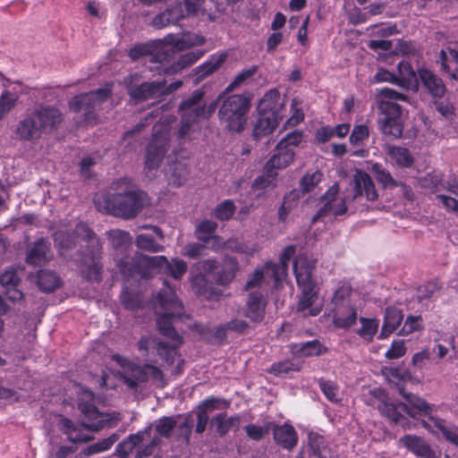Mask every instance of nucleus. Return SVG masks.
I'll use <instances>...</instances> for the list:
<instances>
[{"label": "nucleus", "mask_w": 458, "mask_h": 458, "mask_svg": "<svg viewBox=\"0 0 458 458\" xmlns=\"http://www.w3.org/2000/svg\"><path fill=\"white\" fill-rule=\"evenodd\" d=\"M159 309L157 308V327L160 332L169 337L171 344L157 343L152 336L142 337L138 343L139 350H149L156 348L160 356H165L168 363H174L177 357L176 347L181 344V338L172 327V319L182 313V304L178 301L174 289L170 285H165L157 294Z\"/></svg>", "instance_id": "nucleus-1"}, {"label": "nucleus", "mask_w": 458, "mask_h": 458, "mask_svg": "<svg viewBox=\"0 0 458 458\" xmlns=\"http://www.w3.org/2000/svg\"><path fill=\"white\" fill-rule=\"evenodd\" d=\"M111 190L113 192H102L95 196V206L101 212L131 218L144 205V193L135 189L131 179L117 180L112 184Z\"/></svg>", "instance_id": "nucleus-2"}, {"label": "nucleus", "mask_w": 458, "mask_h": 458, "mask_svg": "<svg viewBox=\"0 0 458 458\" xmlns=\"http://www.w3.org/2000/svg\"><path fill=\"white\" fill-rule=\"evenodd\" d=\"M315 260L306 253L299 254L293 260V273L300 290L297 310L305 316L315 317L323 309L318 289L312 279Z\"/></svg>", "instance_id": "nucleus-3"}, {"label": "nucleus", "mask_w": 458, "mask_h": 458, "mask_svg": "<svg viewBox=\"0 0 458 458\" xmlns=\"http://www.w3.org/2000/svg\"><path fill=\"white\" fill-rule=\"evenodd\" d=\"M63 117L58 109L40 106L28 113L17 124L15 135L21 140L37 141L50 133L61 123Z\"/></svg>", "instance_id": "nucleus-4"}, {"label": "nucleus", "mask_w": 458, "mask_h": 458, "mask_svg": "<svg viewBox=\"0 0 458 458\" xmlns=\"http://www.w3.org/2000/svg\"><path fill=\"white\" fill-rule=\"evenodd\" d=\"M198 274L191 276V284L195 292L206 299H212V293L208 292V282L216 280L217 284H228L234 278L238 270V262L234 258H227L221 269L216 261L202 260L195 265Z\"/></svg>", "instance_id": "nucleus-5"}, {"label": "nucleus", "mask_w": 458, "mask_h": 458, "mask_svg": "<svg viewBox=\"0 0 458 458\" xmlns=\"http://www.w3.org/2000/svg\"><path fill=\"white\" fill-rule=\"evenodd\" d=\"M157 268L174 279H180L187 270V264L178 259L169 261L165 256L148 257L143 255L137 257V261L131 269H127L123 262L119 264V269L124 276L128 273L131 276L139 274L141 277H148L151 275L152 270Z\"/></svg>", "instance_id": "nucleus-6"}, {"label": "nucleus", "mask_w": 458, "mask_h": 458, "mask_svg": "<svg viewBox=\"0 0 458 458\" xmlns=\"http://www.w3.org/2000/svg\"><path fill=\"white\" fill-rule=\"evenodd\" d=\"M327 315L338 328H349L356 323L357 310L349 286L339 287L327 305Z\"/></svg>", "instance_id": "nucleus-7"}, {"label": "nucleus", "mask_w": 458, "mask_h": 458, "mask_svg": "<svg viewBox=\"0 0 458 458\" xmlns=\"http://www.w3.org/2000/svg\"><path fill=\"white\" fill-rule=\"evenodd\" d=\"M382 98L378 107L385 118L380 122V129L384 134L399 138L403 134V124L401 123V109L394 100L406 99L405 96L389 88H383L379 90Z\"/></svg>", "instance_id": "nucleus-8"}, {"label": "nucleus", "mask_w": 458, "mask_h": 458, "mask_svg": "<svg viewBox=\"0 0 458 458\" xmlns=\"http://www.w3.org/2000/svg\"><path fill=\"white\" fill-rule=\"evenodd\" d=\"M250 107V99L244 95H232L221 105L219 119L232 131H241L247 123V114Z\"/></svg>", "instance_id": "nucleus-9"}, {"label": "nucleus", "mask_w": 458, "mask_h": 458, "mask_svg": "<svg viewBox=\"0 0 458 458\" xmlns=\"http://www.w3.org/2000/svg\"><path fill=\"white\" fill-rule=\"evenodd\" d=\"M75 233L82 241L89 243L91 249L90 255L84 256L81 260V272L89 280L98 281L100 278L101 267L98 264V258L100 253L101 246L98 239L89 230L87 225L81 223L76 225Z\"/></svg>", "instance_id": "nucleus-10"}, {"label": "nucleus", "mask_w": 458, "mask_h": 458, "mask_svg": "<svg viewBox=\"0 0 458 458\" xmlns=\"http://www.w3.org/2000/svg\"><path fill=\"white\" fill-rule=\"evenodd\" d=\"M180 110L182 112L181 127L178 131L179 138L190 136V132L197 129V124L201 118H207L205 106L203 105V93L195 91L192 96L184 100Z\"/></svg>", "instance_id": "nucleus-11"}, {"label": "nucleus", "mask_w": 458, "mask_h": 458, "mask_svg": "<svg viewBox=\"0 0 458 458\" xmlns=\"http://www.w3.org/2000/svg\"><path fill=\"white\" fill-rule=\"evenodd\" d=\"M169 130L155 126L153 138L147 148L144 172L152 178L157 172L168 148Z\"/></svg>", "instance_id": "nucleus-12"}, {"label": "nucleus", "mask_w": 458, "mask_h": 458, "mask_svg": "<svg viewBox=\"0 0 458 458\" xmlns=\"http://www.w3.org/2000/svg\"><path fill=\"white\" fill-rule=\"evenodd\" d=\"M113 360L123 369V378L130 387H134L138 383L149 379L157 383L163 382V373L155 366L140 367L118 354L114 355Z\"/></svg>", "instance_id": "nucleus-13"}, {"label": "nucleus", "mask_w": 458, "mask_h": 458, "mask_svg": "<svg viewBox=\"0 0 458 458\" xmlns=\"http://www.w3.org/2000/svg\"><path fill=\"white\" fill-rule=\"evenodd\" d=\"M139 81L138 74H133L125 80V84L129 89L131 97L136 100H145L148 98H158L163 95L165 90L174 91L179 89L182 81H176L170 84L168 89H165V82H145L137 86L136 82Z\"/></svg>", "instance_id": "nucleus-14"}, {"label": "nucleus", "mask_w": 458, "mask_h": 458, "mask_svg": "<svg viewBox=\"0 0 458 458\" xmlns=\"http://www.w3.org/2000/svg\"><path fill=\"white\" fill-rule=\"evenodd\" d=\"M79 394L78 406L81 411L88 418L89 423L84 424V428L90 430H99L104 428L108 421L107 415L100 413L95 407L94 395L92 392L86 388H81Z\"/></svg>", "instance_id": "nucleus-15"}, {"label": "nucleus", "mask_w": 458, "mask_h": 458, "mask_svg": "<svg viewBox=\"0 0 458 458\" xmlns=\"http://www.w3.org/2000/svg\"><path fill=\"white\" fill-rule=\"evenodd\" d=\"M111 92V85L98 89L88 94H81L76 96L70 102V108L74 112H84L89 114L91 108L104 102Z\"/></svg>", "instance_id": "nucleus-16"}, {"label": "nucleus", "mask_w": 458, "mask_h": 458, "mask_svg": "<svg viewBox=\"0 0 458 458\" xmlns=\"http://www.w3.org/2000/svg\"><path fill=\"white\" fill-rule=\"evenodd\" d=\"M338 191L337 184H334L328 189L321 199V207L318 215L313 218L314 221L327 215L339 216L345 213L347 209L345 199L338 196Z\"/></svg>", "instance_id": "nucleus-17"}, {"label": "nucleus", "mask_w": 458, "mask_h": 458, "mask_svg": "<svg viewBox=\"0 0 458 458\" xmlns=\"http://www.w3.org/2000/svg\"><path fill=\"white\" fill-rule=\"evenodd\" d=\"M352 199L365 198L369 201H374L378 198V193L371 177L364 171L356 170L352 182Z\"/></svg>", "instance_id": "nucleus-18"}, {"label": "nucleus", "mask_w": 458, "mask_h": 458, "mask_svg": "<svg viewBox=\"0 0 458 458\" xmlns=\"http://www.w3.org/2000/svg\"><path fill=\"white\" fill-rule=\"evenodd\" d=\"M403 395L405 398V403L401 404L403 411L414 419L427 417V421L433 424V419L437 418L432 416L433 407L430 404L422 398L411 394H403Z\"/></svg>", "instance_id": "nucleus-19"}, {"label": "nucleus", "mask_w": 458, "mask_h": 458, "mask_svg": "<svg viewBox=\"0 0 458 458\" xmlns=\"http://www.w3.org/2000/svg\"><path fill=\"white\" fill-rule=\"evenodd\" d=\"M295 254V247L289 245L280 254L279 263H266L267 274H271L276 286H278L287 276L288 263Z\"/></svg>", "instance_id": "nucleus-20"}, {"label": "nucleus", "mask_w": 458, "mask_h": 458, "mask_svg": "<svg viewBox=\"0 0 458 458\" xmlns=\"http://www.w3.org/2000/svg\"><path fill=\"white\" fill-rule=\"evenodd\" d=\"M272 431L275 443L283 449L292 451L297 445L298 433L288 421L282 425H273Z\"/></svg>", "instance_id": "nucleus-21"}, {"label": "nucleus", "mask_w": 458, "mask_h": 458, "mask_svg": "<svg viewBox=\"0 0 458 458\" xmlns=\"http://www.w3.org/2000/svg\"><path fill=\"white\" fill-rule=\"evenodd\" d=\"M259 114H268L283 118V100L276 89H272L265 94L258 106Z\"/></svg>", "instance_id": "nucleus-22"}, {"label": "nucleus", "mask_w": 458, "mask_h": 458, "mask_svg": "<svg viewBox=\"0 0 458 458\" xmlns=\"http://www.w3.org/2000/svg\"><path fill=\"white\" fill-rule=\"evenodd\" d=\"M400 444L416 456L422 458H438L429 445L420 437L406 435L400 438Z\"/></svg>", "instance_id": "nucleus-23"}, {"label": "nucleus", "mask_w": 458, "mask_h": 458, "mask_svg": "<svg viewBox=\"0 0 458 458\" xmlns=\"http://www.w3.org/2000/svg\"><path fill=\"white\" fill-rule=\"evenodd\" d=\"M166 40L174 48L180 51L200 47L206 43L205 37L193 32H187L182 35H169Z\"/></svg>", "instance_id": "nucleus-24"}, {"label": "nucleus", "mask_w": 458, "mask_h": 458, "mask_svg": "<svg viewBox=\"0 0 458 458\" xmlns=\"http://www.w3.org/2000/svg\"><path fill=\"white\" fill-rule=\"evenodd\" d=\"M187 157H174V154L167 157V163L169 165L167 174H171L170 180L175 185H182L186 181L189 174Z\"/></svg>", "instance_id": "nucleus-25"}, {"label": "nucleus", "mask_w": 458, "mask_h": 458, "mask_svg": "<svg viewBox=\"0 0 458 458\" xmlns=\"http://www.w3.org/2000/svg\"><path fill=\"white\" fill-rule=\"evenodd\" d=\"M371 172L374 174L376 180L385 189H393L400 186L402 188L403 195L407 199L412 197L411 191L404 184L398 183L391 175V174L385 169L380 164L375 163L371 166Z\"/></svg>", "instance_id": "nucleus-26"}, {"label": "nucleus", "mask_w": 458, "mask_h": 458, "mask_svg": "<svg viewBox=\"0 0 458 458\" xmlns=\"http://www.w3.org/2000/svg\"><path fill=\"white\" fill-rule=\"evenodd\" d=\"M226 59L227 54L225 52H217L212 55L208 61L196 69L198 80H202L217 71Z\"/></svg>", "instance_id": "nucleus-27"}, {"label": "nucleus", "mask_w": 458, "mask_h": 458, "mask_svg": "<svg viewBox=\"0 0 458 458\" xmlns=\"http://www.w3.org/2000/svg\"><path fill=\"white\" fill-rule=\"evenodd\" d=\"M58 426L71 442L81 443L87 442L91 439V437L85 433L84 428L74 426L68 419L60 418Z\"/></svg>", "instance_id": "nucleus-28"}, {"label": "nucleus", "mask_w": 458, "mask_h": 458, "mask_svg": "<svg viewBox=\"0 0 458 458\" xmlns=\"http://www.w3.org/2000/svg\"><path fill=\"white\" fill-rule=\"evenodd\" d=\"M396 84L406 89H417L418 80L416 73L411 64L405 61L398 64V75H396Z\"/></svg>", "instance_id": "nucleus-29"}, {"label": "nucleus", "mask_w": 458, "mask_h": 458, "mask_svg": "<svg viewBox=\"0 0 458 458\" xmlns=\"http://www.w3.org/2000/svg\"><path fill=\"white\" fill-rule=\"evenodd\" d=\"M419 76L423 85L434 97L443 96L445 88L442 81L433 74L432 72L427 69H420L419 70Z\"/></svg>", "instance_id": "nucleus-30"}, {"label": "nucleus", "mask_w": 458, "mask_h": 458, "mask_svg": "<svg viewBox=\"0 0 458 458\" xmlns=\"http://www.w3.org/2000/svg\"><path fill=\"white\" fill-rule=\"evenodd\" d=\"M259 117L253 128V135L255 138L272 133L278 126L281 118L277 116H271L268 114H259Z\"/></svg>", "instance_id": "nucleus-31"}, {"label": "nucleus", "mask_w": 458, "mask_h": 458, "mask_svg": "<svg viewBox=\"0 0 458 458\" xmlns=\"http://www.w3.org/2000/svg\"><path fill=\"white\" fill-rule=\"evenodd\" d=\"M403 315L401 311L394 307L386 310L385 321L380 332V338H386L392 334L401 324Z\"/></svg>", "instance_id": "nucleus-32"}, {"label": "nucleus", "mask_w": 458, "mask_h": 458, "mask_svg": "<svg viewBox=\"0 0 458 458\" xmlns=\"http://www.w3.org/2000/svg\"><path fill=\"white\" fill-rule=\"evenodd\" d=\"M241 419L239 416L226 417L225 413H220L211 420V424L216 427V432L222 437L227 434L231 429H237L240 427Z\"/></svg>", "instance_id": "nucleus-33"}, {"label": "nucleus", "mask_w": 458, "mask_h": 458, "mask_svg": "<svg viewBox=\"0 0 458 458\" xmlns=\"http://www.w3.org/2000/svg\"><path fill=\"white\" fill-rule=\"evenodd\" d=\"M294 158V151L289 149H278L277 153L274 155L266 164L265 169L269 172V169L276 171L288 166Z\"/></svg>", "instance_id": "nucleus-34"}, {"label": "nucleus", "mask_w": 458, "mask_h": 458, "mask_svg": "<svg viewBox=\"0 0 458 458\" xmlns=\"http://www.w3.org/2000/svg\"><path fill=\"white\" fill-rule=\"evenodd\" d=\"M265 301L261 295L251 293L249 297L246 316L252 321H260L264 318Z\"/></svg>", "instance_id": "nucleus-35"}, {"label": "nucleus", "mask_w": 458, "mask_h": 458, "mask_svg": "<svg viewBox=\"0 0 458 458\" xmlns=\"http://www.w3.org/2000/svg\"><path fill=\"white\" fill-rule=\"evenodd\" d=\"M291 352L295 356L308 357L319 355L325 352V349L318 341H309L292 344Z\"/></svg>", "instance_id": "nucleus-36"}, {"label": "nucleus", "mask_w": 458, "mask_h": 458, "mask_svg": "<svg viewBox=\"0 0 458 458\" xmlns=\"http://www.w3.org/2000/svg\"><path fill=\"white\" fill-rule=\"evenodd\" d=\"M387 155L391 162L401 167H409L413 163V157L410 151L402 147L389 146Z\"/></svg>", "instance_id": "nucleus-37"}, {"label": "nucleus", "mask_w": 458, "mask_h": 458, "mask_svg": "<svg viewBox=\"0 0 458 458\" xmlns=\"http://www.w3.org/2000/svg\"><path fill=\"white\" fill-rule=\"evenodd\" d=\"M440 63L444 70L450 72V76L458 81V52L447 48L440 53Z\"/></svg>", "instance_id": "nucleus-38"}, {"label": "nucleus", "mask_w": 458, "mask_h": 458, "mask_svg": "<svg viewBox=\"0 0 458 458\" xmlns=\"http://www.w3.org/2000/svg\"><path fill=\"white\" fill-rule=\"evenodd\" d=\"M421 423L422 426L428 431H431L434 434L441 433L447 441H450L454 436L458 433L456 428L448 425L445 420L438 418L433 419V424H430L425 420H422Z\"/></svg>", "instance_id": "nucleus-39"}, {"label": "nucleus", "mask_w": 458, "mask_h": 458, "mask_svg": "<svg viewBox=\"0 0 458 458\" xmlns=\"http://www.w3.org/2000/svg\"><path fill=\"white\" fill-rule=\"evenodd\" d=\"M146 437H149L148 430L131 435L126 440L116 446V453L122 457L127 456L135 446L145 441Z\"/></svg>", "instance_id": "nucleus-40"}, {"label": "nucleus", "mask_w": 458, "mask_h": 458, "mask_svg": "<svg viewBox=\"0 0 458 458\" xmlns=\"http://www.w3.org/2000/svg\"><path fill=\"white\" fill-rule=\"evenodd\" d=\"M309 458H326V444L324 437L316 433L308 435Z\"/></svg>", "instance_id": "nucleus-41"}, {"label": "nucleus", "mask_w": 458, "mask_h": 458, "mask_svg": "<svg viewBox=\"0 0 458 458\" xmlns=\"http://www.w3.org/2000/svg\"><path fill=\"white\" fill-rule=\"evenodd\" d=\"M48 251V245L43 240L37 241L34 245L30 248L28 255V263L38 266L46 262L47 253Z\"/></svg>", "instance_id": "nucleus-42"}, {"label": "nucleus", "mask_w": 458, "mask_h": 458, "mask_svg": "<svg viewBox=\"0 0 458 458\" xmlns=\"http://www.w3.org/2000/svg\"><path fill=\"white\" fill-rule=\"evenodd\" d=\"M360 327L356 330L357 335L367 342H370L379 327V320L376 318H360Z\"/></svg>", "instance_id": "nucleus-43"}, {"label": "nucleus", "mask_w": 458, "mask_h": 458, "mask_svg": "<svg viewBox=\"0 0 458 458\" xmlns=\"http://www.w3.org/2000/svg\"><path fill=\"white\" fill-rule=\"evenodd\" d=\"M37 284L42 291L53 292L59 286L60 280L55 273L42 270L37 276Z\"/></svg>", "instance_id": "nucleus-44"}, {"label": "nucleus", "mask_w": 458, "mask_h": 458, "mask_svg": "<svg viewBox=\"0 0 458 458\" xmlns=\"http://www.w3.org/2000/svg\"><path fill=\"white\" fill-rule=\"evenodd\" d=\"M205 54V51L201 50H196V51H191L184 55H182L176 64H174L171 67V72L175 73L182 69L192 65L195 64L201 56H203Z\"/></svg>", "instance_id": "nucleus-45"}, {"label": "nucleus", "mask_w": 458, "mask_h": 458, "mask_svg": "<svg viewBox=\"0 0 458 458\" xmlns=\"http://www.w3.org/2000/svg\"><path fill=\"white\" fill-rule=\"evenodd\" d=\"M173 12H174L173 10H166L165 12L157 15L152 21V25L155 28L161 29V28H164L171 23H174V22L178 21L180 19L184 17V13H183L182 10H179V11L177 10L176 15L168 17L171 15V13Z\"/></svg>", "instance_id": "nucleus-46"}, {"label": "nucleus", "mask_w": 458, "mask_h": 458, "mask_svg": "<svg viewBox=\"0 0 458 458\" xmlns=\"http://www.w3.org/2000/svg\"><path fill=\"white\" fill-rule=\"evenodd\" d=\"M18 95L10 90H4L0 95V119L5 116L16 105Z\"/></svg>", "instance_id": "nucleus-47"}, {"label": "nucleus", "mask_w": 458, "mask_h": 458, "mask_svg": "<svg viewBox=\"0 0 458 458\" xmlns=\"http://www.w3.org/2000/svg\"><path fill=\"white\" fill-rule=\"evenodd\" d=\"M136 244L140 249L150 250L153 252L161 251L163 246L156 242L153 233H145L137 236Z\"/></svg>", "instance_id": "nucleus-48"}, {"label": "nucleus", "mask_w": 458, "mask_h": 458, "mask_svg": "<svg viewBox=\"0 0 458 458\" xmlns=\"http://www.w3.org/2000/svg\"><path fill=\"white\" fill-rule=\"evenodd\" d=\"M74 236H72L66 231L59 230L55 233V243L61 255H65V251L74 245Z\"/></svg>", "instance_id": "nucleus-49"}, {"label": "nucleus", "mask_w": 458, "mask_h": 458, "mask_svg": "<svg viewBox=\"0 0 458 458\" xmlns=\"http://www.w3.org/2000/svg\"><path fill=\"white\" fill-rule=\"evenodd\" d=\"M229 406V402L222 398H208L204 400L199 407V410L206 414L213 412L216 410H224Z\"/></svg>", "instance_id": "nucleus-50"}, {"label": "nucleus", "mask_w": 458, "mask_h": 458, "mask_svg": "<svg viewBox=\"0 0 458 458\" xmlns=\"http://www.w3.org/2000/svg\"><path fill=\"white\" fill-rule=\"evenodd\" d=\"M217 224L210 220L201 221L196 228V237L201 242H208L216 231Z\"/></svg>", "instance_id": "nucleus-51"}, {"label": "nucleus", "mask_w": 458, "mask_h": 458, "mask_svg": "<svg viewBox=\"0 0 458 458\" xmlns=\"http://www.w3.org/2000/svg\"><path fill=\"white\" fill-rule=\"evenodd\" d=\"M302 132L300 131H294L288 133L277 144L278 149H289L297 147L302 141Z\"/></svg>", "instance_id": "nucleus-52"}, {"label": "nucleus", "mask_w": 458, "mask_h": 458, "mask_svg": "<svg viewBox=\"0 0 458 458\" xmlns=\"http://www.w3.org/2000/svg\"><path fill=\"white\" fill-rule=\"evenodd\" d=\"M267 278H270L274 281L271 274H267L266 272V265L262 268H258L254 271V273L250 276L249 280L245 284V289L249 290L254 287H258L262 284Z\"/></svg>", "instance_id": "nucleus-53"}, {"label": "nucleus", "mask_w": 458, "mask_h": 458, "mask_svg": "<svg viewBox=\"0 0 458 458\" xmlns=\"http://www.w3.org/2000/svg\"><path fill=\"white\" fill-rule=\"evenodd\" d=\"M276 175V171H272L269 169L268 172L265 169V174L255 179L252 184V188L254 190H262L274 186Z\"/></svg>", "instance_id": "nucleus-54"}, {"label": "nucleus", "mask_w": 458, "mask_h": 458, "mask_svg": "<svg viewBox=\"0 0 458 458\" xmlns=\"http://www.w3.org/2000/svg\"><path fill=\"white\" fill-rule=\"evenodd\" d=\"M322 173L316 171L310 174H306L301 181V189L303 192L311 191L322 180Z\"/></svg>", "instance_id": "nucleus-55"}, {"label": "nucleus", "mask_w": 458, "mask_h": 458, "mask_svg": "<svg viewBox=\"0 0 458 458\" xmlns=\"http://www.w3.org/2000/svg\"><path fill=\"white\" fill-rule=\"evenodd\" d=\"M116 441V437L115 436H112L108 438H106L98 443H96L94 445H91L89 446H88L85 450H84V454L85 455H91V454H98V453H101V452H105L108 449L111 448V446L114 444V442Z\"/></svg>", "instance_id": "nucleus-56"}, {"label": "nucleus", "mask_w": 458, "mask_h": 458, "mask_svg": "<svg viewBox=\"0 0 458 458\" xmlns=\"http://www.w3.org/2000/svg\"><path fill=\"white\" fill-rule=\"evenodd\" d=\"M235 211V206L232 200L226 199L217 205L215 209V216L220 220H228Z\"/></svg>", "instance_id": "nucleus-57"}, {"label": "nucleus", "mask_w": 458, "mask_h": 458, "mask_svg": "<svg viewBox=\"0 0 458 458\" xmlns=\"http://www.w3.org/2000/svg\"><path fill=\"white\" fill-rule=\"evenodd\" d=\"M292 114L286 123L291 126L299 124L304 119V113L301 103L297 98H293L291 104Z\"/></svg>", "instance_id": "nucleus-58"}, {"label": "nucleus", "mask_w": 458, "mask_h": 458, "mask_svg": "<svg viewBox=\"0 0 458 458\" xmlns=\"http://www.w3.org/2000/svg\"><path fill=\"white\" fill-rule=\"evenodd\" d=\"M369 131L367 125H355L349 138L352 145H360L369 138Z\"/></svg>", "instance_id": "nucleus-59"}, {"label": "nucleus", "mask_w": 458, "mask_h": 458, "mask_svg": "<svg viewBox=\"0 0 458 458\" xmlns=\"http://www.w3.org/2000/svg\"><path fill=\"white\" fill-rule=\"evenodd\" d=\"M423 328L422 318L420 316L408 317L401 329V333L404 335L412 334L413 332L420 331Z\"/></svg>", "instance_id": "nucleus-60"}, {"label": "nucleus", "mask_w": 458, "mask_h": 458, "mask_svg": "<svg viewBox=\"0 0 458 458\" xmlns=\"http://www.w3.org/2000/svg\"><path fill=\"white\" fill-rule=\"evenodd\" d=\"M109 239L115 248L126 246L131 242V235L122 230H113L109 233Z\"/></svg>", "instance_id": "nucleus-61"}, {"label": "nucleus", "mask_w": 458, "mask_h": 458, "mask_svg": "<svg viewBox=\"0 0 458 458\" xmlns=\"http://www.w3.org/2000/svg\"><path fill=\"white\" fill-rule=\"evenodd\" d=\"M175 420L170 417H164L155 422L156 431L163 437H168L175 427Z\"/></svg>", "instance_id": "nucleus-62"}, {"label": "nucleus", "mask_w": 458, "mask_h": 458, "mask_svg": "<svg viewBox=\"0 0 458 458\" xmlns=\"http://www.w3.org/2000/svg\"><path fill=\"white\" fill-rule=\"evenodd\" d=\"M256 67L252 66L248 69H244L242 72H240L234 80L227 86L226 91L231 92L237 87H239L241 84H242L245 81L252 77L256 72Z\"/></svg>", "instance_id": "nucleus-63"}, {"label": "nucleus", "mask_w": 458, "mask_h": 458, "mask_svg": "<svg viewBox=\"0 0 458 458\" xmlns=\"http://www.w3.org/2000/svg\"><path fill=\"white\" fill-rule=\"evenodd\" d=\"M300 369V365L291 360H284L274 364L270 371L276 375L286 374L290 371H297Z\"/></svg>", "instance_id": "nucleus-64"}]
</instances>
